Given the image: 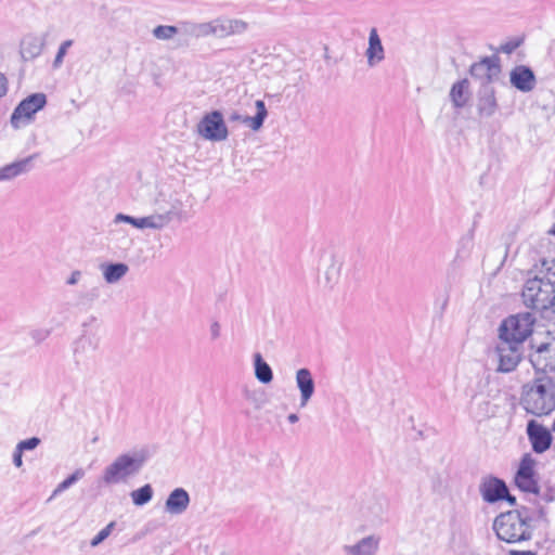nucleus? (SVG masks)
I'll return each instance as SVG.
<instances>
[{
  "label": "nucleus",
  "instance_id": "1",
  "mask_svg": "<svg viewBox=\"0 0 555 555\" xmlns=\"http://www.w3.org/2000/svg\"><path fill=\"white\" fill-rule=\"evenodd\" d=\"M539 274L526 281L521 297L527 308L544 311L555 305V261H543Z\"/></svg>",
  "mask_w": 555,
  "mask_h": 555
},
{
  "label": "nucleus",
  "instance_id": "2",
  "mask_svg": "<svg viewBox=\"0 0 555 555\" xmlns=\"http://www.w3.org/2000/svg\"><path fill=\"white\" fill-rule=\"evenodd\" d=\"M521 404L526 412L543 416L555 410V383L546 375L535 377L531 385L524 386Z\"/></svg>",
  "mask_w": 555,
  "mask_h": 555
},
{
  "label": "nucleus",
  "instance_id": "3",
  "mask_svg": "<svg viewBox=\"0 0 555 555\" xmlns=\"http://www.w3.org/2000/svg\"><path fill=\"white\" fill-rule=\"evenodd\" d=\"M143 465L144 457L138 453L119 454L103 469L100 482L105 487L127 483L141 472Z\"/></svg>",
  "mask_w": 555,
  "mask_h": 555
},
{
  "label": "nucleus",
  "instance_id": "4",
  "mask_svg": "<svg viewBox=\"0 0 555 555\" xmlns=\"http://www.w3.org/2000/svg\"><path fill=\"white\" fill-rule=\"evenodd\" d=\"M158 206L154 214L134 218L125 214H117L115 216V222H126L138 229H155L159 230L169 224L173 219L180 218L181 216V202L178 199L170 201L165 205H160L159 201H156Z\"/></svg>",
  "mask_w": 555,
  "mask_h": 555
},
{
  "label": "nucleus",
  "instance_id": "5",
  "mask_svg": "<svg viewBox=\"0 0 555 555\" xmlns=\"http://www.w3.org/2000/svg\"><path fill=\"white\" fill-rule=\"evenodd\" d=\"M493 529L498 538L507 543L529 541L532 538L528 517L517 509L500 514L494 519Z\"/></svg>",
  "mask_w": 555,
  "mask_h": 555
},
{
  "label": "nucleus",
  "instance_id": "6",
  "mask_svg": "<svg viewBox=\"0 0 555 555\" xmlns=\"http://www.w3.org/2000/svg\"><path fill=\"white\" fill-rule=\"evenodd\" d=\"M534 321L535 319L530 312L511 315L500 325L499 337L500 339L509 340L514 345H522L526 338L531 335Z\"/></svg>",
  "mask_w": 555,
  "mask_h": 555
},
{
  "label": "nucleus",
  "instance_id": "7",
  "mask_svg": "<svg viewBox=\"0 0 555 555\" xmlns=\"http://www.w3.org/2000/svg\"><path fill=\"white\" fill-rule=\"evenodd\" d=\"M47 103V96L43 93H33L24 99L13 111L11 124L14 128H21L29 124L34 115L42 109Z\"/></svg>",
  "mask_w": 555,
  "mask_h": 555
},
{
  "label": "nucleus",
  "instance_id": "8",
  "mask_svg": "<svg viewBox=\"0 0 555 555\" xmlns=\"http://www.w3.org/2000/svg\"><path fill=\"white\" fill-rule=\"evenodd\" d=\"M197 132L205 140L220 142L229 135L223 115L219 111L207 113L197 124Z\"/></svg>",
  "mask_w": 555,
  "mask_h": 555
},
{
  "label": "nucleus",
  "instance_id": "9",
  "mask_svg": "<svg viewBox=\"0 0 555 555\" xmlns=\"http://www.w3.org/2000/svg\"><path fill=\"white\" fill-rule=\"evenodd\" d=\"M535 461L530 454H526L520 460L514 481L515 485L524 492L539 493V485L534 474Z\"/></svg>",
  "mask_w": 555,
  "mask_h": 555
},
{
  "label": "nucleus",
  "instance_id": "10",
  "mask_svg": "<svg viewBox=\"0 0 555 555\" xmlns=\"http://www.w3.org/2000/svg\"><path fill=\"white\" fill-rule=\"evenodd\" d=\"M521 345L512 344L506 339H500L496 346V353L499 357L498 371L502 373H509L514 371L521 360Z\"/></svg>",
  "mask_w": 555,
  "mask_h": 555
},
{
  "label": "nucleus",
  "instance_id": "11",
  "mask_svg": "<svg viewBox=\"0 0 555 555\" xmlns=\"http://www.w3.org/2000/svg\"><path fill=\"white\" fill-rule=\"evenodd\" d=\"M469 74L473 78L480 81V86L485 83H490L492 86V83L499 79L501 74L499 59L495 56L483 57L470 66Z\"/></svg>",
  "mask_w": 555,
  "mask_h": 555
},
{
  "label": "nucleus",
  "instance_id": "12",
  "mask_svg": "<svg viewBox=\"0 0 555 555\" xmlns=\"http://www.w3.org/2000/svg\"><path fill=\"white\" fill-rule=\"evenodd\" d=\"M530 362L537 373L555 372V340L541 344L530 354Z\"/></svg>",
  "mask_w": 555,
  "mask_h": 555
},
{
  "label": "nucleus",
  "instance_id": "13",
  "mask_svg": "<svg viewBox=\"0 0 555 555\" xmlns=\"http://www.w3.org/2000/svg\"><path fill=\"white\" fill-rule=\"evenodd\" d=\"M528 439L535 453H543L550 449L552 444V435L550 430L539 424L534 420H530L527 424Z\"/></svg>",
  "mask_w": 555,
  "mask_h": 555
},
{
  "label": "nucleus",
  "instance_id": "14",
  "mask_svg": "<svg viewBox=\"0 0 555 555\" xmlns=\"http://www.w3.org/2000/svg\"><path fill=\"white\" fill-rule=\"evenodd\" d=\"M479 491L486 502L495 503L502 501L507 494V486L504 480L488 476L481 480Z\"/></svg>",
  "mask_w": 555,
  "mask_h": 555
},
{
  "label": "nucleus",
  "instance_id": "15",
  "mask_svg": "<svg viewBox=\"0 0 555 555\" xmlns=\"http://www.w3.org/2000/svg\"><path fill=\"white\" fill-rule=\"evenodd\" d=\"M509 82L518 91L528 93L535 88L537 78L530 67L517 65L509 73Z\"/></svg>",
  "mask_w": 555,
  "mask_h": 555
},
{
  "label": "nucleus",
  "instance_id": "16",
  "mask_svg": "<svg viewBox=\"0 0 555 555\" xmlns=\"http://www.w3.org/2000/svg\"><path fill=\"white\" fill-rule=\"evenodd\" d=\"M495 90L490 83L481 85L477 93V111L481 117H491L498 111Z\"/></svg>",
  "mask_w": 555,
  "mask_h": 555
},
{
  "label": "nucleus",
  "instance_id": "17",
  "mask_svg": "<svg viewBox=\"0 0 555 555\" xmlns=\"http://www.w3.org/2000/svg\"><path fill=\"white\" fill-rule=\"evenodd\" d=\"M100 344V338L95 333L85 331L74 344V357L76 363L86 360L93 353Z\"/></svg>",
  "mask_w": 555,
  "mask_h": 555
},
{
  "label": "nucleus",
  "instance_id": "18",
  "mask_svg": "<svg viewBox=\"0 0 555 555\" xmlns=\"http://www.w3.org/2000/svg\"><path fill=\"white\" fill-rule=\"evenodd\" d=\"M380 538L371 534L362 538L353 544H346L343 546L345 555H376L379 548Z\"/></svg>",
  "mask_w": 555,
  "mask_h": 555
},
{
  "label": "nucleus",
  "instance_id": "19",
  "mask_svg": "<svg viewBox=\"0 0 555 555\" xmlns=\"http://www.w3.org/2000/svg\"><path fill=\"white\" fill-rule=\"evenodd\" d=\"M296 386L300 393V408H305L315 391V384L310 370L302 367L296 372Z\"/></svg>",
  "mask_w": 555,
  "mask_h": 555
},
{
  "label": "nucleus",
  "instance_id": "20",
  "mask_svg": "<svg viewBox=\"0 0 555 555\" xmlns=\"http://www.w3.org/2000/svg\"><path fill=\"white\" fill-rule=\"evenodd\" d=\"M190 501V494L185 489L176 488L165 502V511L171 515H181L188 509Z\"/></svg>",
  "mask_w": 555,
  "mask_h": 555
},
{
  "label": "nucleus",
  "instance_id": "21",
  "mask_svg": "<svg viewBox=\"0 0 555 555\" xmlns=\"http://www.w3.org/2000/svg\"><path fill=\"white\" fill-rule=\"evenodd\" d=\"M256 115L254 117L243 116L237 112H233L229 116L230 121H240L248 126L251 130L258 131L268 116L266 104L262 100L256 101Z\"/></svg>",
  "mask_w": 555,
  "mask_h": 555
},
{
  "label": "nucleus",
  "instance_id": "22",
  "mask_svg": "<svg viewBox=\"0 0 555 555\" xmlns=\"http://www.w3.org/2000/svg\"><path fill=\"white\" fill-rule=\"evenodd\" d=\"M247 24L241 20L217 18L214 20L212 36L223 38L233 34L245 31Z\"/></svg>",
  "mask_w": 555,
  "mask_h": 555
},
{
  "label": "nucleus",
  "instance_id": "23",
  "mask_svg": "<svg viewBox=\"0 0 555 555\" xmlns=\"http://www.w3.org/2000/svg\"><path fill=\"white\" fill-rule=\"evenodd\" d=\"M365 55L367 57V64L373 67L380 63L384 55V47L382 40L377 34L376 28H372L369 36V48L366 49Z\"/></svg>",
  "mask_w": 555,
  "mask_h": 555
},
{
  "label": "nucleus",
  "instance_id": "24",
  "mask_svg": "<svg viewBox=\"0 0 555 555\" xmlns=\"http://www.w3.org/2000/svg\"><path fill=\"white\" fill-rule=\"evenodd\" d=\"M100 270L106 283L115 284L128 273L129 267L124 262H108L101 263Z\"/></svg>",
  "mask_w": 555,
  "mask_h": 555
},
{
  "label": "nucleus",
  "instance_id": "25",
  "mask_svg": "<svg viewBox=\"0 0 555 555\" xmlns=\"http://www.w3.org/2000/svg\"><path fill=\"white\" fill-rule=\"evenodd\" d=\"M450 99L455 108L464 107L469 100V81L464 78L456 81L450 90Z\"/></svg>",
  "mask_w": 555,
  "mask_h": 555
},
{
  "label": "nucleus",
  "instance_id": "26",
  "mask_svg": "<svg viewBox=\"0 0 555 555\" xmlns=\"http://www.w3.org/2000/svg\"><path fill=\"white\" fill-rule=\"evenodd\" d=\"M43 39L37 36H27L22 40L21 54L24 60H34L42 52Z\"/></svg>",
  "mask_w": 555,
  "mask_h": 555
},
{
  "label": "nucleus",
  "instance_id": "27",
  "mask_svg": "<svg viewBox=\"0 0 555 555\" xmlns=\"http://www.w3.org/2000/svg\"><path fill=\"white\" fill-rule=\"evenodd\" d=\"M255 377L262 384H269L273 379L271 366L263 360L262 356L257 352L254 354Z\"/></svg>",
  "mask_w": 555,
  "mask_h": 555
},
{
  "label": "nucleus",
  "instance_id": "28",
  "mask_svg": "<svg viewBox=\"0 0 555 555\" xmlns=\"http://www.w3.org/2000/svg\"><path fill=\"white\" fill-rule=\"evenodd\" d=\"M100 295L101 287L99 285L86 287L77 294L76 306L89 309L100 298Z\"/></svg>",
  "mask_w": 555,
  "mask_h": 555
},
{
  "label": "nucleus",
  "instance_id": "29",
  "mask_svg": "<svg viewBox=\"0 0 555 555\" xmlns=\"http://www.w3.org/2000/svg\"><path fill=\"white\" fill-rule=\"evenodd\" d=\"M30 162L31 157L12 163L0 168V181L13 179L18 175L28 171Z\"/></svg>",
  "mask_w": 555,
  "mask_h": 555
},
{
  "label": "nucleus",
  "instance_id": "30",
  "mask_svg": "<svg viewBox=\"0 0 555 555\" xmlns=\"http://www.w3.org/2000/svg\"><path fill=\"white\" fill-rule=\"evenodd\" d=\"M341 267L343 262L335 256H331L330 263L324 273L327 285L333 286L338 282Z\"/></svg>",
  "mask_w": 555,
  "mask_h": 555
},
{
  "label": "nucleus",
  "instance_id": "31",
  "mask_svg": "<svg viewBox=\"0 0 555 555\" xmlns=\"http://www.w3.org/2000/svg\"><path fill=\"white\" fill-rule=\"evenodd\" d=\"M131 499L134 505L143 506L147 504L153 498V488L151 485L146 483L143 487L133 490L131 493Z\"/></svg>",
  "mask_w": 555,
  "mask_h": 555
},
{
  "label": "nucleus",
  "instance_id": "32",
  "mask_svg": "<svg viewBox=\"0 0 555 555\" xmlns=\"http://www.w3.org/2000/svg\"><path fill=\"white\" fill-rule=\"evenodd\" d=\"M83 476H85V470L82 468L76 469L72 475H69L61 483L57 485V487L54 489L52 495L50 496V499L48 501H51L54 496H56L61 492L68 489L70 486H73L75 482H77Z\"/></svg>",
  "mask_w": 555,
  "mask_h": 555
},
{
  "label": "nucleus",
  "instance_id": "33",
  "mask_svg": "<svg viewBox=\"0 0 555 555\" xmlns=\"http://www.w3.org/2000/svg\"><path fill=\"white\" fill-rule=\"evenodd\" d=\"M177 33L178 28L170 25H159L153 29L154 37L159 40L171 39Z\"/></svg>",
  "mask_w": 555,
  "mask_h": 555
},
{
  "label": "nucleus",
  "instance_id": "34",
  "mask_svg": "<svg viewBox=\"0 0 555 555\" xmlns=\"http://www.w3.org/2000/svg\"><path fill=\"white\" fill-rule=\"evenodd\" d=\"M212 31H214V21L196 24L192 28V34L195 35L196 37L212 36Z\"/></svg>",
  "mask_w": 555,
  "mask_h": 555
},
{
  "label": "nucleus",
  "instance_id": "35",
  "mask_svg": "<svg viewBox=\"0 0 555 555\" xmlns=\"http://www.w3.org/2000/svg\"><path fill=\"white\" fill-rule=\"evenodd\" d=\"M73 43L74 41L72 39L65 40L61 43L56 52L55 59L53 61L54 68H59L62 65L63 60L67 53V50L73 46Z\"/></svg>",
  "mask_w": 555,
  "mask_h": 555
},
{
  "label": "nucleus",
  "instance_id": "36",
  "mask_svg": "<svg viewBox=\"0 0 555 555\" xmlns=\"http://www.w3.org/2000/svg\"><path fill=\"white\" fill-rule=\"evenodd\" d=\"M115 525V521H111L105 528L100 530L98 534L90 541V545L92 547L100 545L112 533V530L114 529Z\"/></svg>",
  "mask_w": 555,
  "mask_h": 555
},
{
  "label": "nucleus",
  "instance_id": "37",
  "mask_svg": "<svg viewBox=\"0 0 555 555\" xmlns=\"http://www.w3.org/2000/svg\"><path fill=\"white\" fill-rule=\"evenodd\" d=\"M40 443V439L37 437H31L26 440H22L17 443L16 448L20 449V451H29L36 449Z\"/></svg>",
  "mask_w": 555,
  "mask_h": 555
},
{
  "label": "nucleus",
  "instance_id": "38",
  "mask_svg": "<svg viewBox=\"0 0 555 555\" xmlns=\"http://www.w3.org/2000/svg\"><path fill=\"white\" fill-rule=\"evenodd\" d=\"M520 43H521L520 39L509 40V41L501 44L499 51L502 53H505V54H511L520 46Z\"/></svg>",
  "mask_w": 555,
  "mask_h": 555
},
{
  "label": "nucleus",
  "instance_id": "39",
  "mask_svg": "<svg viewBox=\"0 0 555 555\" xmlns=\"http://www.w3.org/2000/svg\"><path fill=\"white\" fill-rule=\"evenodd\" d=\"M246 398L255 405L256 409H261L264 403L263 395L258 392L248 393Z\"/></svg>",
  "mask_w": 555,
  "mask_h": 555
},
{
  "label": "nucleus",
  "instance_id": "40",
  "mask_svg": "<svg viewBox=\"0 0 555 555\" xmlns=\"http://www.w3.org/2000/svg\"><path fill=\"white\" fill-rule=\"evenodd\" d=\"M82 276V272L79 270H75L70 273L69 278L66 281L67 285H76Z\"/></svg>",
  "mask_w": 555,
  "mask_h": 555
},
{
  "label": "nucleus",
  "instance_id": "41",
  "mask_svg": "<svg viewBox=\"0 0 555 555\" xmlns=\"http://www.w3.org/2000/svg\"><path fill=\"white\" fill-rule=\"evenodd\" d=\"M7 91H8V79L2 73H0V98L5 95Z\"/></svg>",
  "mask_w": 555,
  "mask_h": 555
},
{
  "label": "nucleus",
  "instance_id": "42",
  "mask_svg": "<svg viewBox=\"0 0 555 555\" xmlns=\"http://www.w3.org/2000/svg\"><path fill=\"white\" fill-rule=\"evenodd\" d=\"M22 455H23V452L20 451L18 448H16L14 451V454H13V463L16 467H21L23 465Z\"/></svg>",
  "mask_w": 555,
  "mask_h": 555
},
{
  "label": "nucleus",
  "instance_id": "43",
  "mask_svg": "<svg viewBox=\"0 0 555 555\" xmlns=\"http://www.w3.org/2000/svg\"><path fill=\"white\" fill-rule=\"evenodd\" d=\"M210 335L212 339H217L220 336V324L218 322H214L210 325Z\"/></svg>",
  "mask_w": 555,
  "mask_h": 555
},
{
  "label": "nucleus",
  "instance_id": "44",
  "mask_svg": "<svg viewBox=\"0 0 555 555\" xmlns=\"http://www.w3.org/2000/svg\"><path fill=\"white\" fill-rule=\"evenodd\" d=\"M372 515L378 517L383 514V505L380 502H376L375 506L372 509Z\"/></svg>",
  "mask_w": 555,
  "mask_h": 555
},
{
  "label": "nucleus",
  "instance_id": "45",
  "mask_svg": "<svg viewBox=\"0 0 555 555\" xmlns=\"http://www.w3.org/2000/svg\"><path fill=\"white\" fill-rule=\"evenodd\" d=\"M508 555H537L535 553L531 551H517V550H511L508 552Z\"/></svg>",
  "mask_w": 555,
  "mask_h": 555
},
{
  "label": "nucleus",
  "instance_id": "46",
  "mask_svg": "<svg viewBox=\"0 0 555 555\" xmlns=\"http://www.w3.org/2000/svg\"><path fill=\"white\" fill-rule=\"evenodd\" d=\"M503 500H505L509 505L516 504V498L514 495L509 494L508 491H507V494H505V496L503 498Z\"/></svg>",
  "mask_w": 555,
  "mask_h": 555
},
{
  "label": "nucleus",
  "instance_id": "47",
  "mask_svg": "<svg viewBox=\"0 0 555 555\" xmlns=\"http://www.w3.org/2000/svg\"><path fill=\"white\" fill-rule=\"evenodd\" d=\"M481 405L486 406V413L483 414L485 416H490V415L494 414V410L489 411V401H486V400L481 401L480 406Z\"/></svg>",
  "mask_w": 555,
  "mask_h": 555
},
{
  "label": "nucleus",
  "instance_id": "48",
  "mask_svg": "<svg viewBox=\"0 0 555 555\" xmlns=\"http://www.w3.org/2000/svg\"><path fill=\"white\" fill-rule=\"evenodd\" d=\"M299 420L298 415L296 413H291L288 416H287V421L292 424H295L297 423Z\"/></svg>",
  "mask_w": 555,
  "mask_h": 555
},
{
  "label": "nucleus",
  "instance_id": "49",
  "mask_svg": "<svg viewBox=\"0 0 555 555\" xmlns=\"http://www.w3.org/2000/svg\"><path fill=\"white\" fill-rule=\"evenodd\" d=\"M460 243L463 247H468L472 245V237H463Z\"/></svg>",
  "mask_w": 555,
  "mask_h": 555
}]
</instances>
